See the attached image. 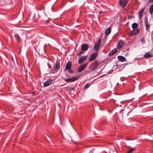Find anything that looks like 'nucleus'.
Returning a JSON list of instances; mask_svg holds the SVG:
<instances>
[{"instance_id":"nucleus-37","label":"nucleus","mask_w":153,"mask_h":153,"mask_svg":"<svg viewBox=\"0 0 153 153\" xmlns=\"http://www.w3.org/2000/svg\"><path fill=\"white\" fill-rule=\"evenodd\" d=\"M48 59H49V60H52V59H50L49 58H48Z\"/></svg>"},{"instance_id":"nucleus-10","label":"nucleus","mask_w":153,"mask_h":153,"mask_svg":"<svg viewBox=\"0 0 153 153\" xmlns=\"http://www.w3.org/2000/svg\"><path fill=\"white\" fill-rule=\"evenodd\" d=\"M144 8H143L141 9L139 12V15L138 16L140 19L143 16V13L144 12Z\"/></svg>"},{"instance_id":"nucleus-16","label":"nucleus","mask_w":153,"mask_h":153,"mask_svg":"<svg viewBox=\"0 0 153 153\" xmlns=\"http://www.w3.org/2000/svg\"><path fill=\"white\" fill-rule=\"evenodd\" d=\"M123 44V42L122 40L119 41L117 47L119 49L121 48Z\"/></svg>"},{"instance_id":"nucleus-8","label":"nucleus","mask_w":153,"mask_h":153,"mask_svg":"<svg viewBox=\"0 0 153 153\" xmlns=\"http://www.w3.org/2000/svg\"><path fill=\"white\" fill-rule=\"evenodd\" d=\"M127 2V1H119V4L122 7H124Z\"/></svg>"},{"instance_id":"nucleus-5","label":"nucleus","mask_w":153,"mask_h":153,"mask_svg":"<svg viewBox=\"0 0 153 153\" xmlns=\"http://www.w3.org/2000/svg\"><path fill=\"white\" fill-rule=\"evenodd\" d=\"M88 64V63L87 62L85 64L81 65L78 68V72L79 73L81 72L85 68Z\"/></svg>"},{"instance_id":"nucleus-14","label":"nucleus","mask_w":153,"mask_h":153,"mask_svg":"<svg viewBox=\"0 0 153 153\" xmlns=\"http://www.w3.org/2000/svg\"><path fill=\"white\" fill-rule=\"evenodd\" d=\"M60 62L59 61H57L55 65L54 66V68L57 70H58L60 68Z\"/></svg>"},{"instance_id":"nucleus-28","label":"nucleus","mask_w":153,"mask_h":153,"mask_svg":"<svg viewBox=\"0 0 153 153\" xmlns=\"http://www.w3.org/2000/svg\"><path fill=\"white\" fill-rule=\"evenodd\" d=\"M89 87V84H87L85 86V89H86Z\"/></svg>"},{"instance_id":"nucleus-13","label":"nucleus","mask_w":153,"mask_h":153,"mask_svg":"<svg viewBox=\"0 0 153 153\" xmlns=\"http://www.w3.org/2000/svg\"><path fill=\"white\" fill-rule=\"evenodd\" d=\"M71 62L70 61H68L67 63L66 67L65 69L66 70H69L70 69L71 67Z\"/></svg>"},{"instance_id":"nucleus-4","label":"nucleus","mask_w":153,"mask_h":153,"mask_svg":"<svg viewBox=\"0 0 153 153\" xmlns=\"http://www.w3.org/2000/svg\"><path fill=\"white\" fill-rule=\"evenodd\" d=\"M98 54V53L97 52H95L92 54H91L89 59V62H91L97 56Z\"/></svg>"},{"instance_id":"nucleus-23","label":"nucleus","mask_w":153,"mask_h":153,"mask_svg":"<svg viewBox=\"0 0 153 153\" xmlns=\"http://www.w3.org/2000/svg\"><path fill=\"white\" fill-rule=\"evenodd\" d=\"M48 86V80L44 83V87H46Z\"/></svg>"},{"instance_id":"nucleus-7","label":"nucleus","mask_w":153,"mask_h":153,"mask_svg":"<svg viewBox=\"0 0 153 153\" xmlns=\"http://www.w3.org/2000/svg\"><path fill=\"white\" fill-rule=\"evenodd\" d=\"M89 46L88 44H83L81 47V49L82 50L85 51H87L89 48Z\"/></svg>"},{"instance_id":"nucleus-18","label":"nucleus","mask_w":153,"mask_h":153,"mask_svg":"<svg viewBox=\"0 0 153 153\" xmlns=\"http://www.w3.org/2000/svg\"><path fill=\"white\" fill-rule=\"evenodd\" d=\"M111 28L110 27L108 28L105 31V33L107 35H108L111 32Z\"/></svg>"},{"instance_id":"nucleus-24","label":"nucleus","mask_w":153,"mask_h":153,"mask_svg":"<svg viewBox=\"0 0 153 153\" xmlns=\"http://www.w3.org/2000/svg\"><path fill=\"white\" fill-rule=\"evenodd\" d=\"M85 52V51H84L82 50L81 51H80L79 52V53L78 55L79 56H80V55L82 54V53H84Z\"/></svg>"},{"instance_id":"nucleus-30","label":"nucleus","mask_w":153,"mask_h":153,"mask_svg":"<svg viewBox=\"0 0 153 153\" xmlns=\"http://www.w3.org/2000/svg\"><path fill=\"white\" fill-rule=\"evenodd\" d=\"M68 71L69 73H73L72 71L71 70L69 69Z\"/></svg>"},{"instance_id":"nucleus-34","label":"nucleus","mask_w":153,"mask_h":153,"mask_svg":"<svg viewBox=\"0 0 153 153\" xmlns=\"http://www.w3.org/2000/svg\"><path fill=\"white\" fill-rule=\"evenodd\" d=\"M49 139L50 140H51V139L50 138V137H48V139ZM49 141V140L48 139V142Z\"/></svg>"},{"instance_id":"nucleus-32","label":"nucleus","mask_w":153,"mask_h":153,"mask_svg":"<svg viewBox=\"0 0 153 153\" xmlns=\"http://www.w3.org/2000/svg\"><path fill=\"white\" fill-rule=\"evenodd\" d=\"M48 67L49 68H50L51 67V66L49 64H48Z\"/></svg>"},{"instance_id":"nucleus-22","label":"nucleus","mask_w":153,"mask_h":153,"mask_svg":"<svg viewBox=\"0 0 153 153\" xmlns=\"http://www.w3.org/2000/svg\"><path fill=\"white\" fill-rule=\"evenodd\" d=\"M135 149L134 148H131L129 150L127 153H132Z\"/></svg>"},{"instance_id":"nucleus-25","label":"nucleus","mask_w":153,"mask_h":153,"mask_svg":"<svg viewBox=\"0 0 153 153\" xmlns=\"http://www.w3.org/2000/svg\"><path fill=\"white\" fill-rule=\"evenodd\" d=\"M52 80L51 79H48V85L51 84L52 83Z\"/></svg>"},{"instance_id":"nucleus-6","label":"nucleus","mask_w":153,"mask_h":153,"mask_svg":"<svg viewBox=\"0 0 153 153\" xmlns=\"http://www.w3.org/2000/svg\"><path fill=\"white\" fill-rule=\"evenodd\" d=\"M145 25L146 27V30L149 31L150 28V26L148 24L147 18H145L144 19Z\"/></svg>"},{"instance_id":"nucleus-29","label":"nucleus","mask_w":153,"mask_h":153,"mask_svg":"<svg viewBox=\"0 0 153 153\" xmlns=\"http://www.w3.org/2000/svg\"><path fill=\"white\" fill-rule=\"evenodd\" d=\"M75 89V88H71L70 89V90L71 91H74Z\"/></svg>"},{"instance_id":"nucleus-1","label":"nucleus","mask_w":153,"mask_h":153,"mask_svg":"<svg viewBox=\"0 0 153 153\" xmlns=\"http://www.w3.org/2000/svg\"><path fill=\"white\" fill-rule=\"evenodd\" d=\"M100 63L97 61H96L92 63L90 65V68L91 71H94L100 65Z\"/></svg>"},{"instance_id":"nucleus-2","label":"nucleus","mask_w":153,"mask_h":153,"mask_svg":"<svg viewBox=\"0 0 153 153\" xmlns=\"http://www.w3.org/2000/svg\"><path fill=\"white\" fill-rule=\"evenodd\" d=\"M101 42V39H100L98 40L96 44L95 45L94 48V50L95 51H96V52H97L98 51Z\"/></svg>"},{"instance_id":"nucleus-20","label":"nucleus","mask_w":153,"mask_h":153,"mask_svg":"<svg viewBox=\"0 0 153 153\" xmlns=\"http://www.w3.org/2000/svg\"><path fill=\"white\" fill-rule=\"evenodd\" d=\"M149 12L152 14L153 13V4L151 5L149 8Z\"/></svg>"},{"instance_id":"nucleus-17","label":"nucleus","mask_w":153,"mask_h":153,"mask_svg":"<svg viewBox=\"0 0 153 153\" xmlns=\"http://www.w3.org/2000/svg\"><path fill=\"white\" fill-rule=\"evenodd\" d=\"M117 51V49H114L110 52L108 54V55L109 56H111L116 53Z\"/></svg>"},{"instance_id":"nucleus-9","label":"nucleus","mask_w":153,"mask_h":153,"mask_svg":"<svg viewBox=\"0 0 153 153\" xmlns=\"http://www.w3.org/2000/svg\"><path fill=\"white\" fill-rule=\"evenodd\" d=\"M87 56H83L81 58H79L78 61V63L81 64L82 62L86 60Z\"/></svg>"},{"instance_id":"nucleus-38","label":"nucleus","mask_w":153,"mask_h":153,"mask_svg":"<svg viewBox=\"0 0 153 153\" xmlns=\"http://www.w3.org/2000/svg\"><path fill=\"white\" fill-rule=\"evenodd\" d=\"M0 5H1V4Z\"/></svg>"},{"instance_id":"nucleus-12","label":"nucleus","mask_w":153,"mask_h":153,"mask_svg":"<svg viewBox=\"0 0 153 153\" xmlns=\"http://www.w3.org/2000/svg\"><path fill=\"white\" fill-rule=\"evenodd\" d=\"M140 31V29L138 28H135L133 29L132 31V35L134 34H135L138 33Z\"/></svg>"},{"instance_id":"nucleus-27","label":"nucleus","mask_w":153,"mask_h":153,"mask_svg":"<svg viewBox=\"0 0 153 153\" xmlns=\"http://www.w3.org/2000/svg\"><path fill=\"white\" fill-rule=\"evenodd\" d=\"M56 70L55 68L53 70H52L51 71V72L52 73H54L56 72Z\"/></svg>"},{"instance_id":"nucleus-3","label":"nucleus","mask_w":153,"mask_h":153,"mask_svg":"<svg viewBox=\"0 0 153 153\" xmlns=\"http://www.w3.org/2000/svg\"><path fill=\"white\" fill-rule=\"evenodd\" d=\"M79 77V76H75L72 78L64 79V80L65 81L67 82H70L74 81L78 79Z\"/></svg>"},{"instance_id":"nucleus-11","label":"nucleus","mask_w":153,"mask_h":153,"mask_svg":"<svg viewBox=\"0 0 153 153\" xmlns=\"http://www.w3.org/2000/svg\"><path fill=\"white\" fill-rule=\"evenodd\" d=\"M118 59L120 61L125 62L126 61V59L123 56H118Z\"/></svg>"},{"instance_id":"nucleus-26","label":"nucleus","mask_w":153,"mask_h":153,"mask_svg":"<svg viewBox=\"0 0 153 153\" xmlns=\"http://www.w3.org/2000/svg\"><path fill=\"white\" fill-rule=\"evenodd\" d=\"M141 42L143 43V44H145V39H143V38L141 39Z\"/></svg>"},{"instance_id":"nucleus-31","label":"nucleus","mask_w":153,"mask_h":153,"mask_svg":"<svg viewBox=\"0 0 153 153\" xmlns=\"http://www.w3.org/2000/svg\"><path fill=\"white\" fill-rule=\"evenodd\" d=\"M120 114L122 113V117L123 116V115L124 114H125V113L124 112H123L122 111H120Z\"/></svg>"},{"instance_id":"nucleus-21","label":"nucleus","mask_w":153,"mask_h":153,"mask_svg":"<svg viewBox=\"0 0 153 153\" xmlns=\"http://www.w3.org/2000/svg\"><path fill=\"white\" fill-rule=\"evenodd\" d=\"M137 27V24L136 23H134L132 25V27L133 29L136 28Z\"/></svg>"},{"instance_id":"nucleus-15","label":"nucleus","mask_w":153,"mask_h":153,"mask_svg":"<svg viewBox=\"0 0 153 153\" xmlns=\"http://www.w3.org/2000/svg\"><path fill=\"white\" fill-rule=\"evenodd\" d=\"M152 56V54L149 52L146 53L144 56V57L146 58H150Z\"/></svg>"},{"instance_id":"nucleus-33","label":"nucleus","mask_w":153,"mask_h":153,"mask_svg":"<svg viewBox=\"0 0 153 153\" xmlns=\"http://www.w3.org/2000/svg\"><path fill=\"white\" fill-rule=\"evenodd\" d=\"M102 13V11H100L99 12V14H100V13Z\"/></svg>"},{"instance_id":"nucleus-35","label":"nucleus","mask_w":153,"mask_h":153,"mask_svg":"<svg viewBox=\"0 0 153 153\" xmlns=\"http://www.w3.org/2000/svg\"><path fill=\"white\" fill-rule=\"evenodd\" d=\"M33 94H35V92H33Z\"/></svg>"},{"instance_id":"nucleus-36","label":"nucleus","mask_w":153,"mask_h":153,"mask_svg":"<svg viewBox=\"0 0 153 153\" xmlns=\"http://www.w3.org/2000/svg\"><path fill=\"white\" fill-rule=\"evenodd\" d=\"M128 114H129V113H127V115H128Z\"/></svg>"},{"instance_id":"nucleus-19","label":"nucleus","mask_w":153,"mask_h":153,"mask_svg":"<svg viewBox=\"0 0 153 153\" xmlns=\"http://www.w3.org/2000/svg\"><path fill=\"white\" fill-rule=\"evenodd\" d=\"M14 37L17 42H20V38L19 35L17 34H15L14 35Z\"/></svg>"}]
</instances>
